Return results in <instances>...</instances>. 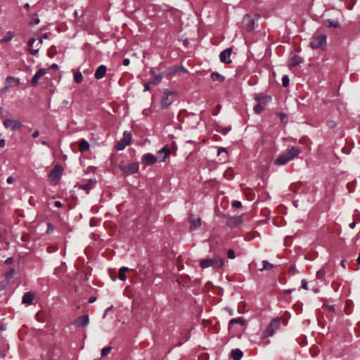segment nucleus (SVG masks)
<instances>
[{
  "label": "nucleus",
  "instance_id": "f257e3e1",
  "mask_svg": "<svg viewBox=\"0 0 360 360\" xmlns=\"http://www.w3.org/2000/svg\"><path fill=\"white\" fill-rule=\"evenodd\" d=\"M224 264V259L219 255H216L212 258H206L200 260V266L202 269L213 267L214 269H221Z\"/></svg>",
  "mask_w": 360,
  "mask_h": 360
},
{
  "label": "nucleus",
  "instance_id": "f03ea898",
  "mask_svg": "<svg viewBox=\"0 0 360 360\" xmlns=\"http://www.w3.org/2000/svg\"><path fill=\"white\" fill-rule=\"evenodd\" d=\"M326 36L324 34L313 36L311 38L310 46L313 49H325L326 47Z\"/></svg>",
  "mask_w": 360,
  "mask_h": 360
},
{
  "label": "nucleus",
  "instance_id": "7ed1b4c3",
  "mask_svg": "<svg viewBox=\"0 0 360 360\" xmlns=\"http://www.w3.org/2000/svg\"><path fill=\"white\" fill-rule=\"evenodd\" d=\"M280 326V321L278 319H273L269 325L266 326V329L262 332V338L263 339L267 338L269 337H271L274 335L276 330Z\"/></svg>",
  "mask_w": 360,
  "mask_h": 360
},
{
  "label": "nucleus",
  "instance_id": "20e7f679",
  "mask_svg": "<svg viewBox=\"0 0 360 360\" xmlns=\"http://www.w3.org/2000/svg\"><path fill=\"white\" fill-rule=\"evenodd\" d=\"M139 169V163L134 162L121 167V170L126 176L136 173Z\"/></svg>",
  "mask_w": 360,
  "mask_h": 360
},
{
  "label": "nucleus",
  "instance_id": "39448f33",
  "mask_svg": "<svg viewBox=\"0 0 360 360\" xmlns=\"http://www.w3.org/2000/svg\"><path fill=\"white\" fill-rule=\"evenodd\" d=\"M5 128H10L12 131H15L21 128L22 124L18 120L5 119L4 122Z\"/></svg>",
  "mask_w": 360,
  "mask_h": 360
},
{
  "label": "nucleus",
  "instance_id": "423d86ee",
  "mask_svg": "<svg viewBox=\"0 0 360 360\" xmlns=\"http://www.w3.org/2000/svg\"><path fill=\"white\" fill-rule=\"evenodd\" d=\"M257 17L256 18H252L251 15L246 14L243 20V22L248 31H252L256 27V21L257 20Z\"/></svg>",
  "mask_w": 360,
  "mask_h": 360
},
{
  "label": "nucleus",
  "instance_id": "0eeeda50",
  "mask_svg": "<svg viewBox=\"0 0 360 360\" xmlns=\"http://www.w3.org/2000/svg\"><path fill=\"white\" fill-rule=\"evenodd\" d=\"M169 155L170 150L168 146L166 145L157 152V156L155 157L158 158V161L163 162L169 156Z\"/></svg>",
  "mask_w": 360,
  "mask_h": 360
},
{
  "label": "nucleus",
  "instance_id": "6e6552de",
  "mask_svg": "<svg viewBox=\"0 0 360 360\" xmlns=\"http://www.w3.org/2000/svg\"><path fill=\"white\" fill-rule=\"evenodd\" d=\"M20 84V79L12 77V76H8L6 78V85L3 89V91L5 92L8 91L9 89H11L13 86H19Z\"/></svg>",
  "mask_w": 360,
  "mask_h": 360
},
{
  "label": "nucleus",
  "instance_id": "1a4fd4ad",
  "mask_svg": "<svg viewBox=\"0 0 360 360\" xmlns=\"http://www.w3.org/2000/svg\"><path fill=\"white\" fill-rule=\"evenodd\" d=\"M188 221L191 224V226L189 227L190 231H193L196 230L201 225L200 219L199 217H196L193 214H191L189 215Z\"/></svg>",
  "mask_w": 360,
  "mask_h": 360
},
{
  "label": "nucleus",
  "instance_id": "9d476101",
  "mask_svg": "<svg viewBox=\"0 0 360 360\" xmlns=\"http://www.w3.org/2000/svg\"><path fill=\"white\" fill-rule=\"evenodd\" d=\"M232 52L231 48H228L223 51H221L219 54L220 61L225 64H229L231 63V54Z\"/></svg>",
  "mask_w": 360,
  "mask_h": 360
},
{
  "label": "nucleus",
  "instance_id": "9b49d317",
  "mask_svg": "<svg viewBox=\"0 0 360 360\" xmlns=\"http://www.w3.org/2000/svg\"><path fill=\"white\" fill-rule=\"evenodd\" d=\"M141 162L146 165H153L158 162V158L153 153H147L142 156Z\"/></svg>",
  "mask_w": 360,
  "mask_h": 360
},
{
  "label": "nucleus",
  "instance_id": "f8f14e48",
  "mask_svg": "<svg viewBox=\"0 0 360 360\" xmlns=\"http://www.w3.org/2000/svg\"><path fill=\"white\" fill-rule=\"evenodd\" d=\"M49 71V69H44L41 68L39 69L32 77L30 84L32 86H36L38 84V80L40 77H41L43 75L46 74Z\"/></svg>",
  "mask_w": 360,
  "mask_h": 360
},
{
  "label": "nucleus",
  "instance_id": "ddd939ff",
  "mask_svg": "<svg viewBox=\"0 0 360 360\" xmlns=\"http://www.w3.org/2000/svg\"><path fill=\"white\" fill-rule=\"evenodd\" d=\"M303 62L302 58L293 53H291L288 59V65L290 67H295Z\"/></svg>",
  "mask_w": 360,
  "mask_h": 360
},
{
  "label": "nucleus",
  "instance_id": "4468645a",
  "mask_svg": "<svg viewBox=\"0 0 360 360\" xmlns=\"http://www.w3.org/2000/svg\"><path fill=\"white\" fill-rule=\"evenodd\" d=\"M63 167L58 165L53 167L49 173V177L53 179H58L63 173Z\"/></svg>",
  "mask_w": 360,
  "mask_h": 360
},
{
  "label": "nucleus",
  "instance_id": "2eb2a0df",
  "mask_svg": "<svg viewBox=\"0 0 360 360\" xmlns=\"http://www.w3.org/2000/svg\"><path fill=\"white\" fill-rule=\"evenodd\" d=\"M302 153V149L299 147L292 146L285 153L288 158L292 160Z\"/></svg>",
  "mask_w": 360,
  "mask_h": 360
},
{
  "label": "nucleus",
  "instance_id": "dca6fc26",
  "mask_svg": "<svg viewBox=\"0 0 360 360\" xmlns=\"http://www.w3.org/2000/svg\"><path fill=\"white\" fill-rule=\"evenodd\" d=\"M255 98L259 103L264 105H267L271 101V96L262 94H257Z\"/></svg>",
  "mask_w": 360,
  "mask_h": 360
},
{
  "label": "nucleus",
  "instance_id": "f3484780",
  "mask_svg": "<svg viewBox=\"0 0 360 360\" xmlns=\"http://www.w3.org/2000/svg\"><path fill=\"white\" fill-rule=\"evenodd\" d=\"M174 102V98H171L169 96H167L163 95L161 101H160V107L162 109L167 108L170 105H172Z\"/></svg>",
  "mask_w": 360,
  "mask_h": 360
},
{
  "label": "nucleus",
  "instance_id": "a211bd4d",
  "mask_svg": "<svg viewBox=\"0 0 360 360\" xmlns=\"http://www.w3.org/2000/svg\"><path fill=\"white\" fill-rule=\"evenodd\" d=\"M107 68L105 65H99L95 71L94 77L96 79H101L105 75Z\"/></svg>",
  "mask_w": 360,
  "mask_h": 360
},
{
  "label": "nucleus",
  "instance_id": "6ab92c4d",
  "mask_svg": "<svg viewBox=\"0 0 360 360\" xmlns=\"http://www.w3.org/2000/svg\"><path fill=\"white\" fill-rule=\"evenodd\" d=\"M75 323L79 327L86 326L89 323V319L88 315H83L79 316L75 321Z\"/></svg>",
  "mask_w": 360,
  "mask_h": 360
},
{
  "label": "nucleus",
  "instance_id": "aec40b11",
  "mask_svg": "<svg viewBox=\"0 0 360 360\" xmlns=\"http://www.w3.org/2000/svg\"><path fill=\"white\" fill-rule=\"evenodd\" d=\"M290 160L288 158L287 155L285 153H283L280 155L275 160H274V165H285L288 162H290Z\"/></svg>",
  "mask_w": 360,
  "mask_h": 360
},
{
  "label": "nucleus",
  "instance_id": "412c9836",
  "mask_svg": "<svg viewBox=\"0 0 360 360\" xmlns=\"http://www.w3.org/2000/svg\"><path fill=\"white\" fill-rule=\"evenodd\" d=\"M96 184V179H90L87 183L80 185V188L84 191L89 192L91 189L94 188Z\"/></svg>",
  "mask_w": 360,
  "mask_h": 360
},
{
  "label": "nucleus",
  "instance_id": "4be33fe9",
  "mask_svg": "<svg viewBox=\"0 0 360 360\" xmlns=\"http://www.w3.org/2000/svg\"><path fill=\"white\" fill-rule=\"evenodd\" d=\"M34 300V294L31 292H25L22 299V302L23 304H30L32 303Z\"/></svg>",
  "mask_w": 360,
  "mask_h": 360
},
{
  "label": "nucleus",
  "instance_id": "5701e85b",
  "mask_svg": "<svg viewBox=\"0 0 360 360\" xmlns=\"http://www.w3.org/2000/svg\"><path fill=\"white\" fill-rule=\"evenodd\" d=\"M231 356L234 360H240L243 356V352L240 349H232Z\"/></svg>",
  "mask_w": 360,
  "mask_h": 360
},
{
  "label": "nucleus",
  "instance_id": "b1692460",
  "mask_svg": "<svg viewBox=\"0 0 360 360\" xmlns=\"http://www.w3.org/2000/svg\"><path fill=\"white\" fill-rule=\"evenodd\" d=\"M35 42V39L34 38H31L29 39L28 42H27V45L28 46L30 47V53L32 55V56H35L38 53L39 51V49L40 47H38L37 49H31V47L32 46V45L34 44V43Z\"/></svg>",
  "mask_w": 360,
  "mask_h": 360
},
{
  "label": "nucleus",
  "instance_id": "393cba45",
  "mask_svg": "<svg viewBox=\"0 0 360 360\" xmlns=\"http://www.w3.org/2000/svg\"><path fill=\"white\" fill-rule=\"evenodd\" d=\"M131 137H132V135H131V132H129L128 131H124L123 133V137L121 140H122L123 142L125 143V145L129 146L131 142Z\"/></svg>",
  "mask_w": 360,
  "mask_h": 360
},
{
  "label": "nucleus",
  "instance_id": "a878e982",
  "mask_svg": "<svg viewBox=\"0 0 360 360\" xmlns=\"http://www.w3.org/2000/svg\"><path fill=\"white\" fill-rule=\"evenodd\" d=\"M15 34L12 31L6 32V35L0 39V43H7L13 39Z\"/></svg>",
  "mask_w": 360,
  "mask_h": 360
},
{
  "label": "nucleus",
  "instance_id": "bb28decb",
  "mask_svg": "<svg viewBox=\"0 0 360 360\" xmlns=\"http://www.w3.org/2000/svg\"><path fill=\"white\" fill-rule=\"evenodd\" d=\"M235 323L240 324V326H244L245 324V320L244 319L243 317L240 316L235 319H232L229 322V326Z\"/></svg>",
  "mask_w": 360,
  "mask_h": 360
},
{
  "label": "nucleus",
  "instance_id": "cd10ccee",
  "mask_svg": "<svg viewBox=\"0 0 360 360\" xmlns=\"http://www.w3.org/2000/svg\"><path fill=\"white\" fill-rule=\"evenodd\" d=\"M89 149V142L85 139L80 141L79 144V150L81 153H83Z\"/></svg>",
  "mask_w": 360,
  "mask_h": 360
},
{
  "label": "nucleus",
  "instance_id": "c85d7f7f",
  "mask_svg": "<svg viewBox=\"0 0 360 360\" xmlns=\"http://www.w3.org/2000/svg\"><path fill=\"white\" fill-rule=\"evenodd\" d=\"M211 78L213 81L219 82H222L225 80V77L217 72H214L211 74Z\"/></svg>",
  "mask_w": 360,
  "mask_h": 360
},
{
  "label": "nucleus",
  "instance_id": "c756f323",
  "mask_svg": "<svg viewBox=\"0 0 360 360\" xmlns=\"http://www.w3.org/2000/svg\"><path fill=\"white\" fill-rule=\"evenodd\" d=\"M274 268V265L266 260L262 261V267L259 268V270L262 271L264 270H271Z\"/></svg>",
  "mask_w": 360,
  "mask_h": 360
},
{
  "label": "nucleus",
  "instance_id": "7c9ffc66",
  "mask_svg": "<svg viewBox=\"0 0 360 360\" xmlns=\"http://www.w3.org/2000/svg\"><path fill=\"white\" fill-rule=\"evenodd\" d=\"M326 274V266H323L316 272V278L318 279H323L325 275Z\"/></svg>",
  "mask_w": 360,
  "mask_h": 360
},
{
  "label": "nucleus",
  "instance_id": "2f4dec72",
  "mask_svg": "<svg viewBox=\"0 0 360 360\" xmlns=\"http://www.w3.org/2000/svg\"><path fill=\"white\" fill-rule=\"evenodd\" d=\"M163 95L175 98L177 96L178 93L176 91H170L167 89H165L163 90Z\"/></svg>",
  "mask_w": 360,
  "mask_h": 360
},
{
  "label": "nucleus",
  "instance_id": "473e14b6",
  "mask_svg": "<svg viewBox=\"0 0 360 360\" xmlns=\"http://www.w3.org/2000/svg\"><path fill=\"white\" fill-rule=\"evenodd\" d=\"M15 274V269H11L8 271L5 274V279L8 282L11 279L13 278V275Z\"/></svg>",
  "mask_w": 360,
  "mask_h": 360
},
{
  "label": "nucleus",
  "instance_id": "72a5a7b5",
  "mask_svg": "<svg viewBox=\"0 0 360 360\" xmlns=\"http://www.w3.org/2000/svg\"><path fill=\"white\" fill-rule=\"evenodd\" d=\"M74 80L77 84H80L83 81V76L81 72L78 71L74 74Z\"/></svg>",
  "mask_w": 360,
  "mask_h": 360
},
{
  "label": "nucleus",
  "instance_id": "f704fd0d",
  "mask_svg": "<svg viewBox=\"0 0 360 360\" xmlns=\"http://www.w3.org/2000/svg\"><path fill=\"white\" fill-rule=\"evenodd\" d=\"M162 75H157L153 77V79L150 81V83L153 84L157 85L160 84L162 81Z\"/></svg>",
  "mask_w": 360,
  "mask_h": 360
},
{
  "label": "nucleus",
  "instance_id": "c9c22d12",
  "mask_svg": "<svg viewBox=\"0 0 360 360\" xmlns=\"http://www.w3.org/2000/svg\"><path fill=\"white\" fill-rule=\"evenodd\" d=\"M264 110V108L262 106V104L257 103L254 106V112L256 114H260Z\"/></svg>",
  "mask_w": 360,
  "mask_h": 360
},
{
  "label": "nucleus",
  "instance_id": "e433bc0d",
  "mask_svg": "<svg viewBox=\"0 0 360 360\" xmlns=\"http://www.w3.org/2000/svg\"><path fill=\"white\" fill-rule=\"evenodd\" d=\"M127 146L125 145V143L123 142L122 140H120V141H118L115 146V148L118 151H120V150H124Z\"/></svg>",
  "mask_w": 360,
  "mask_h": 360
},
{
  "label": "nucleus",
  "instance_id": "4c0bfd02",
  "mask_svg": "<svg viewBox=\"0 0 360 360\" xmlns=\"http://www.w3.org/2000/svg\"><path fill=\"white\" fill-rule=\"evenodd\" d=\"M327 22L328 23V27H335V28L340 27V23H339L338 20H327Z\"/></svg>",
  "mask_w": 360,
  "mask_h": 360
},
{
  "label": "nucleus",
  "instance_id": "58836bf2",
  "mask_svg": "<svg viewBox=\"0 0 360 360\" xmlns=\"http://www.w3.org/2000/svg\"><path fill=\"white\" fill-rule=\"evenodd\" d=\"M290 79L288 75H283L282 77V85L284 87H287L289 86Z\"/></svg>",
  "mask_w": 360,
  "mask_h": 360
},
{
  "label": "nucleus",
  "instance_id": "ea45409f",
  "mask_svg": "<svg viewBox=\"0 0 360 360\" xmlns=\"http://www.w3.org/2000/svg\"><path fill=\"white\" fill-rule=\"evenodd\" d=\"M111 350H112V347L110 346H108V347L103 348L101 350V356H106L107 354H108L110 352Z\"/></svg>",
  "mask_w": 360,
  "mask_h": 360
},
{
  "label": "nucleus",
  "instance_id": "a19ab883",
  "mask_svg": "<svg viewBox=\"0 0 360 360\" xmlns=\"http://www.w3.org/2000/svg\"><path fill=\"white\" fill-rule=\"evenodd\" d=\"M326 124L327 126L330 128V129H333L334 127H336V122L334 121V120H328L327 122H326Z\"/></svg>",
  "mask_w": 360,
  "mask_h": 360
},
{
  "label": "nucleus",
  "instance_id": "79ce46f5",
  "mask_svg": "<svg viewBox=\"0 0 360 360\" xmlns=\"http://www.w3.org/2000/svg\"><path fill=\"white\" fill-rule=\"evenodd\" d=\"M231 205L233 207H240L242 206V203L239 200H233L231 202Z\"/></svg>",
  "mask_w": 360,
  "mask_h": 360
},
{
  "label": "nucleus",
  "instance_id": "37998d69",
  "mask_svg": "<svg viewBox=\"0 0 360 360\" xmlns=\"http://www.w3.org/2000/svg\"><path fill=\"white\" fill-rule=\"evenodd\" d=\"M227 255H228V257H229V259H234V258H235V257H236V256H235V252H234V251H233V250H232V249H229V250H228Z\"/></svg>",
  "mask_w": 360,
  "mask_h": 360
},
{
  "label": "nucleus",
  "instance_id": "c03bdc74",
  "mask_svg": "<svg viewBox=\"0 0 360 360\" xmlns=\"http://www.w3.org/2000/svg\"><path fill=\"white\" fill-rule=\"evenodd\" d=\"M231 129V126H229V127H224L221 131L220 132L221 134H223L224 135L228 134L230 130Z\"/></svg>",
  "mask_w": 360,
  "mask_h": 360
},
{
  "label": "nucleus",
  "instance_id": "a18cd8bd",
  "mask_svg": "<svg viewBox=\"0 0 360 360\" xmlns=\"http://www.w3.org/2000/svg\"><path fill=\"white\" fill-rule=\"evenodd\" d=\"M301 286L304 290H308L307 281L305 279H302L301 281Z\"/></svg>",
  "mask_w": 360,
  "mask_h": 360
},
{
  "label": "nucleus",
  "instance_id": "49530a36",
  "mask_svg": "<svg viewBox=\"0 0 360 360\" xmlns=\"http://www.w3.org/2000/svg\"><path fill=\"white\" fill-rule=\"evenodd\" d=\"M127 278L126 275L124 273L119 271V279L120 281H125Z\"/></svg>",
  "mask_w": 360,
  "mask_h": 360
},
{
  "label": "nucleus",
  "instance_id": "de8ad7c7",
  "mask_svg": "<svg viewBox=\"0 0 360 360\" xmlns=\"http://www.w3.org/2000/svg\"><path fill=\"white\" fill-rule=\"evenodd\" d=\"M53 231V226L51 224H48V229L46 230L47 233H51Z\"/></svg>",
  "mask_w": 360,
  "mask_h": 360
},
{
  "label": "nucleus",
  "instance_id": "09e8293b",
  "mask_svg": "<svg viewBox=\"0 0 360 360\" xmlns=\"http://www.w3.org/2000/svg\"><path fill=\"white\" fill-rule=\"evenodd\" d=\"M13 262V258L12 257H8V258L5 260V264H11Z\"/></svg>",
  "mask_w": 360,
  "mask_h": 360
},
{
  "label": "nucleus",
  "instance_id": "8fccbe9b",
  "mask_svg": "<svg viewBox=\"0 0 360 360\" xmlns=\"http://www.w3.org/2000/svg\"><path fill=\"white\" fill-rule=\"evenodd\" d=\"M150 84L151 83L150 82L146 83L144 84V91H149L150 89Z\"/></svg>",
  "mask_w": 360,
  "mask_h": 360
},
{
  "label": "nucleus",
  "instance_id": "3c124183",
  "mask_svg": "<svg viewBox=\"0 0 360 360\" xmlns=\"http://www.w3.org/2000/svg\"><path fill=\"white\" fill-rule=\"evenodd\" d=\"M34 23L35 25H37L40 22V19L39 18H32V22H31L30 23Z\"/></svg>",
  "mask_w": 360,
  "mask_h": 360
},
{
  "label": "nucleus",
  "instance_id": "603ef678",
  "mask_svg": "<svg viewBox=\"0 0 360 360\" xmlns=\"http://www.w3.org/2000/svg\"><path fill=\"white\" fill-rule=\"evenodd\" d=\"M123 63V65H125V66L129 65V63H130V60H129V58H124V59L123 60V63Z\"/></svg>",
  "mask_w": 360,
  "mask_h": 360
},
{
  "label": "nucleus",
  "instance_id": "864d4df0",
  "mask_svg": "<svg viewBox=\"0 0 360 360\" xmlns=\"http://www.w3.org/2000/svg\"><path fill=\"white\" fill-rule=\"evenodd\" d=\"M54 205L56 207H62V203L60 201H58V200H56L53 202Z\"/></svg>",
  "mask_w": 360,
  "mask_h": 360
},
{
  "label": "nucleus",
  "instance_id": "5fc2aeb1",
  "mask_svg": "<svg viewBox=\"0 0 360 360\" xmlns=\"http://www.w3.org/2000/svg\"><path fill=\"white\" fill-rule=\"evenodd\" d=\"M58 68V65L56 63H53L48 69L49 70L50 69H55V70H56Z\"/></svg>",
  "mask_w": 360,
  "mask_h": 360
},
{
  "label": "nucleus",
  "instance_id": "6e6d98bb",
  "mask_svg": "<svg viewBox=\"0 0 360 360\" xmlns=\"http://www.w3.org/2000/svg\"><path fill=\"white\" fill-rule=\"evenodd\" d=\"M39 135V131L38 130H35L32 134L33 138H37Z\"/></svg>",
  "mask_w": 360,
  "mask_h": 360
},
{
  "label": "nucleus",
  "instance_id": "4d7b16f0",
  "mask_svg": "<svg viewBox=\"0 0 360 360\" xmlns=\"http://www.w3.org/2000/svg\"><path fill=\"white\" fill-rule=\"evenodd\" d=\"M6 145L5 139H0V147L4 148Z\"/></svg>",
  "mask_w": 360,
  "mask_h": 360
},
{
  "label": "nucleus",
  "instance_id": "13d9d810",
  "mask_svg": "<svg viewBox=\"0 0 360 360\" xmlns=\"http://www.w3.org/2000/svg\"><path fill=\"white\" fill-rule=\"evenodd\" d=\"M129 269L128 267L127 266H122L120 269V271H122L123 273H124L126 271H127Z\"/></svg>",
  "mask_w": 360,
  "mask_h": 360
},
{
  "label": "nucleus",
  "instance_id": "bf43d9fd",
  "mask_svg": "<svg viewBox=\"0 0 360 360\" xmlns=\"http://www.w3.org/2000/svg\"><path fill=\"white\" fill-rule=\"evenodd\" d=\"M96 298L95 297H90L89 298V303H93L96 301Z\"/></svg>",
  "mask_w": 360,
  "mask_h": 360
},
{
  "label": "nucleus",
  "instance_id": "052dcab7",
  "mask_svg": "<svg viewBox=\"0 0 360 360\" xmlns=\"http://www.w3.org/2000/svg\"><path fill=\"white\" fill-rule=\"evenodd\" d=\"M149 112H150V110L149 109H144L143 110V114L144 115H148Z\"/></svg>",
  "mask_w": 360,
  "mask_h": 360
},
{
  "label": "nucleus",
  "instance_id": "680f3d73",
  "mask_svg": "<svg viewBox=\"0 0 360 360\" xmlns=\"http://www.w3.org/2000/svg\"><path fill=\"white\" fill-rule=\"evenodd\" d=\"M356 226V222L355 221H352V223H350L349 224V226L350 229H354Z\"/></svg>",
  "mask_w": 360,
  "mask_h": 360
},
{
  "label": "nucleus",
  "instance_id": "e2e57ef3",
  "mask_svg": "<svg viewBox=\"0 0 360 360\" xmlns=\"http://www.w3.org/2000/svg\"><path fill=\"white\" fill-rule=\"evenodd\" d=\"M221 152H226V149L224 148L220 147L218 149V155L220 154Z\"/></svg>",
  "mask_w": 360,
  "mask_h": 360
},
{
  "label": "nucleus",
  "instance_id": "0e129e2a",
  "mask_svg": "<svg viewBox=\"0 0 360 360\" xmlns=\"http://www.w3.org/2000/svg\"><path fill=\"white\" fill-rule=\"evenodd\" d=\"M112 306H110V307H109L108 308H107V309L105 310L104 315H106V314H107V313H108L110 310H111V309H112Z\"/></svg>",
  "mask_w": 360,
  "mask_h": 360
},
{
  "label": "nucleus",
  "instance_id": "69168bd1",
  "mask_svg": "<svg viewBox=\"0 0 360 360\" xmlns=\"http://www.w3.org/2000/svg\"><path fill=\"white\" fill-rule=\"evenodd\" d=\"M13 177H11V176H9V177L7 179V183H8V184L12 183V182H13Z\"/></svg>",
  "mask_w": 360,
  "mask_h": 360
},
{
  "label": "nucleus",
  "instance_id": "338daca9",
  "mask_svg": "<svg viewBox=\"0 0 360 360\" xmlns=\"http://www.w3.org/2000/svg\"><path fill=\"white\" fill-rule=\"evenodd\" d=\"M149 72H150V74H151L153 77H154L155 75H155V70H154V69H153V68H151V69L150 70Z\"/></svg>",
  "mask_w": 360,
  "mask_h": 360
},
{
  "label": "nucleus",
  "instance_id": "774afa93",
  "mask_svg": "<svg viewBox=\"0 0 360 360\" xmlns=\"http://www.w3.org/2000/svg\"><path fill=\"white\" fill-rule=\"evenodd\" d=\"M49 37V34L48 33H45L42 35V37L41 38H42V39H47Z\"/></svg>",
  "mask_w": 360,
  "mask_h": 360
}]
</instances>
